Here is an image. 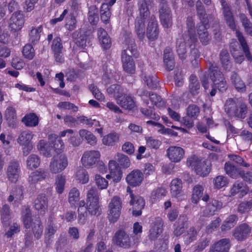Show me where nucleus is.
I'll list each match as a JSON object with an SVG mask.
<instances>
[{
  "label": "nucleus",
  "instance_id": "nucleus-1",
  "mask_svg": "<svg viewBox=\"0 0 252 252\" xmlns=\"http://www.w3.org/2000/svg\"><path fill=\"white\" fill-rule=\"evenodd\" d=\"M22 219L26 229L31 228L34 237L38 239L43 233V226L39 218H37L33 220L30 207L24 205L22 207L21 211Z\"/></svg>",
  "mask_w": 252,
  "mask_h": 252
},
{
  "label": "nucleus",
  "instance_id": "nucleus-2",
  "mask_svg": "<svg viewBox=\"0 0 252 252\" xmlns=\"http://www.w3.org/2000/svg\"><path fill=\"white\" fill-rule=\"evenodd\" d=\"M127 45L126 49L124 50L122 53V61L124 70L130 74L135 72V66L131 56L137 57L138 54L137 51V46L132 38L126 40Z\"/></svg>",
  "mask_w": 252,
  "mask_h": 252
},
{
  "label": "nucleus",
  "instance_id": "nucleus-3",
  "mask_svg": "<svg viewBox=\"0 0 252 252\" xmlns=\"http://www.w3.org/2000/svg\"><path fill=\"white\" fill-rule=\"evenodd\" d=\"M209 70L210 77L213 82V89L210 92V95L214 96L216 94L217 89L220 92H225L228 88V85L219 66L216 64L210 63Z\"/></svg>",
  "mask_w": 252,
  "mask_h": 252
},
{
  "label": "nucleus",
  "instance_id": "nucleus-4",
  "mask_svg": "<svg viewBox=\"0 0 252 252\" xmlns=\"http://www.w3.org/2000/svg\"><path fill=\"white\" fill-rule=\"evenodd\" d=\"M147 2L148 0H139L138 7L139 11V15L137 16L135 21V31L138 38L142 40L145 36V22L146 19L150 16Z\"/></svg>",
  "mask_w": 252,
  "mask_h": 252
},
{
  "label": "nucleus",
  "instance_id": "nucleus-5",
  "mask_svg": "<svg viewBox=\"0 0 252 252\" xmlns=\"http://www.w3.org/2000/svg\"><path fill=\"white\" fill-rule=\"evenodd\" d=\"M187 163L188 166L193 169L196 173L200 176H207L211 171V164L208 161H201L195 156L189 157Z\"/></svg>",
  "mask_w": 252,
  "mask_h": 252
},
{
  "label": "nucleus",
  "instance_id": "nucleus-6",
  "mask_svg": "<svg viewBox=\"0 0 252 252\" xmlns=\"http://www.w3.org/2000/svg\"><path fill=\"white\" fill-rule=\"evenodd\" d=\"M68 159L64 154H57L53 157L49 164V170L52 174L63 171L68 165Z\"/></svg>",
  "mask_w": 252,
  "mask_h": 252
},
{
  "label": "nucleus",
  "instance_id": "nucleus-7",
  "mask_svg": "<svg viewBox=\"0 0 252 252\" xmlns=\"http://www.w3.org/2000/svg\"><path fill=\"white\" fill-rule=\"evenodd\" d=\"M99 195L95 188L90 189L87 194V210L91 216L96 215L99 211Z\"/></svg>",
  "mask_w": 252,
  "mask_h": 252
},
{
  "label": "nucleus",
  "instance_id": "nucleus-8",
  "mask_svg": "<svg viewBox=\"0 0 252 252\" xmlns=\"http://www.w3.org/2000/svg\"><path fill=\"white\" fill-rule=\"evenodd\" d=\"M122 201L118 196H114L108 206V219L111 222H116L120 217Z\"/></svg>",
  "mask_w": 252,
  "mask_h": 252
},
{
  "label": "nucleus",
  "instance_id": "nucleus-9",
  "mask_svg": "<svg viewBox=\"0 0 252 252\" xmlns=\"http://www.w3.org/2000/svg\"><path fill=\"white\" fill-rule=\"evenodd\" d=\"M34 134L29 130L22 131L18 139V143L23 146V153L24 156H28L32 149L33 146L31 142Z\"/></svg>",
  "mask_w": 252,
  "mask_h": 252
},
{
  "label": "nucleus",
  "instance_id": "nucleus-10",
  "mask_svg": "<svg viewBox=\"0 0 252 252\" xmlns=\"http://www.w3.org/2000/svg\"><path fill=\"white\" fill-rule=\"evenodd\" d=\"M158 11L159 18L162 26L166 28L170 27L172 25V14L166 2L160 3Z\"/></svg>",
  "mask_w": 252,
  "mask_h": 252
},
{
  "label": "nucleus",
  "instance_id": "nucleus-11",
  "mask_svg": "<svg viewBox=\"0 0 252 252\" xmlns=\"http://www.w3.org/2000/svg\"><path fill=\"white\" fill-rule=\"evenodd\" d=\"M100 154L95 150L88 151L84 153L81 161L83 165L87 168H93L99 161Z\"/></svg>",
  "mask_w": 252,
  "mask_h": 252
},
{
  "label": "nucleus",
  "instance_id": "nucleus-12",
  "mask_svg": "<svg viewBox=\"0 0 252 252\" xmlns=\"http://www.w3.org/2000/svg\"><path fill=\"white\" fill-rule=\"evenodd\" d=\"M113 241L117 246L125 249L129 248L131 246L130 238L123 229H120L116 232Z\"/></svg>",
  "mask_w": 252,
  "mask_h": 252
},
{
  "label": "nucleus",
  "instance_id": "nucleus-13",
  "mask_svg": "<svg viewBox=\"0 0 252 252\" xmlns=\"http://www.w3.org/2000/svg\"><path fill=\"white\" fill-rule=\"evenodd\" d=\"M187 26L188 30L183 35H184V39L187 41L189 45L196 43L197 38L195 33L194 23L191 17L187 18Z\"/></svg>",
  "mask_w": 252,
  "mask_h": 252
},
{
  "label": "nucleus",
  "instance_id": "nucleus-14",
  "mask_svg": "<svg viewBox=\"0 0 252 252\" xmlns=\"http://www.w3.org/2000/svg\"><path fill=\"white\" fill-rule=\"evenodd\" d=\"M20 166L19 162L15 160H11L7 167L6 175L8 180L12 183H16L19 177Z\"/></svg>",
  "mask_w": 252,
  "mask_h": 252
},
{
  "label": "nucleus",
  "instance_id": "nucleus-15",
  "mask_svg": "<svg viewBox=\"0 0 252 252\" xmlns=\"http://www.w3.org/2000/svg\"><path fill=\"white\" fill-rule=\"evenodd\" d=\"M48 207V199L46 194H38L33 202V207L38 213L43 216L47 212Z\"/></svg>",
  "mask_w": 252,
  "mask_h": 252
},
{
  "label": "nucleus",
  "instance_id": "nucleus-16",
  "mask_svg": "<svg viewBox=\"0 0 252 252\" xmlns=\"http://www.w3.org/2000/svg\"><path fill=\"white\" fill-rule=\"evenodd\" d=\"M110 174L106 176L108 179L112 178L115 183L120 181L123 176L122 171L118 163L114 160H110L108 164Z\"/></svg>",
  "mask_w": 252,
  "mask_h": 252
},
{
  "label": "nucleus",
  "instance_id": "nucleus-17",
  "mask_svg": "<svg viewBox=\"0 0 252 252\" xmlns=\"http://www.w3.org/2000/svg\"><path fill=\"white\" fill-rule=\"evenodd\" d=\"M251 233V227L244 223L235 228L233 231V236L237 241H243L249 237Z\"/></svg>",
  "mask_w": 252,
  "mask_h": 252
},
{
  "label": "nucleus",
  "instance_id": "nucleus-18",
  "mask_svg": "<svg viewBox=\"0 0 252 252\" xmlns=\"http://www.w3.org/2000/svg\"><path fill=\"white\" fill-rule=\"evenodd\" d=\"M185 150L180 147L170 146L166 151V156L170 161L179 162L184 158Z\"/></svg>",
  "mask_w": 252,
  "mask_h": 252
},
{
  "label": "nucleus",
  "instance_id": "nucleus-19",
  "mask_svg": "<svg viewBox=\"0 0 252 252\" xmlns=\"http://www.w3.org/2000/svg\"><path fill=\"white\" fill-rule=\"evenodd\" d=\"M220 3L222 14L226 24L231 30H236L235 22L229 6L224 0H220Z\"/></svg>",
  "mask_w": 252,
  "mask_h": 252
},
{
  "label": "nucleus",
  "instance_id": "nucleus-20",
  "mask_svg": "<svg viewBox=\"0 0 252 252\" xmlns=\"http://www.w3.org/2000/svg\"><path fill=\"white\" fill-rule=\"evenodd\" d=\"M144 180L143 173L138 169H135L131 171L126 177V180L127 183L132 187L139 186Z\"/></svg>",
  "mask_w": 252,
  "mask_h": 252
},
{
  "label": "nucleus",
  "instance_id": "nucleus-21",
  "mask_svg": "<svg viewBox=\"0 0 252 252\" xmlns=\"http://www.w3.org/2000/svg\"><path fill=\"white\" fill-rule=\"evenodd\" d=\"M25 22L23 14L21 11L13 13L9 20V27L14 32L20 31Z\"/></svg>",
  "mask_w": 252,
  "mask_h": 252
},
{
  "label": "nucleus",
  "instance_id": "nucleus-22",
  "mask_svg": "<svg viewBox=\"0 0 252 252\" xmlns=\"http://www.w3.org/2000/svg\"><path fill=\"white\" fill-rule=\"evenodd\" d=\"M129 204L133 206V215L135 217L140 216L142 214V210L145 205L144 199L139 196L131 195Z\"/></svg>",
  "mask_w": 252,
  "mask_h": 252
},
{
  "label": "nucleus",
  "instance_id": "nucleus-23",
  "mask_svg": "<svg viewBox=\"0 0 252 252\" xmlns=\"http://www.w3.org/2000/svg\"><path fill=\"white\" fill-rule=\"evenodd\" d=\"M49 177L50 173L47 170L39 168L31 173L28 178V182L30 184L33 185L49 178Z\"/></svg>",
  "mask_w": 252,
  "mask_h": 252
},
{
  "label": "nucleus",
  "instance_id": "nucleus-24",
  "mask_svg": "<svg viewBox=\"0 0 252 252\" xmlns=\"http://www.w3.org/2000/svg\"><path fill=\"white\" fill-rule=\"evenodd\" d=\"M158 35V22L154 15L150 16L147 28V36L150 40L156 39Z\"/></svg>",
  "mask_w": 252,
  "mask_h": 252
},
{
  "label": "nucleus",
  "instance_id": "nucleus-25",
  "mask_svg": "<svg viewBox=\"0 0 252 252\" xmlns=\"http://www.w3.org/2000/svg\"><path fill=\"white\" fill-rule=\"evenodd\" d=\"M63 49V46L61 38L59 37L55 38L52 41L51 50L54 53L55 58L57 62L62 63L63 62L62 53Z\"/></svg>",
  "mask_w": 252,
  "mask_h": 252
},
{
  "label": "nucleus",
  "instance_id": "nucleus-26",
  "mask_svg": "<svg viewBox=\"0 0 252 252\" xmlns=\"http://www.w3.org/2000/svg\"><path fill=\"white\" fill-rule=\"evenodd\" d=\"M209 27V21L206 20L204 22V24H199L197 27L198 37L203 45H207L211 39V37L207 32Z\"/></svg>",
  "mask_w": 252,
  "mask_h": 252
},
{
  "label": "nucleus",
  "instance_id": "nucleus-27",
  "mask_svg": "<svg viewBox=\"0 0 252 252\" xmlns=\"http://www.w3.org/2000/svg\"><path fill=\"white\" fill-rule=\"evenodd\" d=\"M230 246V240L223 238L212 245L210 248L209 252H228Z\"/></svg>",
  "mask_w": 252,
  "mask_h": 252
},
{
  "label": "nucleus",
  "instance_id": "nucleus-28",
  "mask_svg": "<svg viewBox=\"0 0 252 252\" xmlns=\"http://www.w3.org/2000/svg\"><path fill=\"white\" fill-rule=\"evenodd\" d=\"M222 203L215 199H211L207 204L205 209L203 211V215L204 217H210L215 214L222 208Z\"/></svg>",
  "mask_w": 252,
  "mask_h": 252
},
{
  "label": "nucleus",
  "instance_id": "nucleus-29",
  "mask_svg": "<svg viewBox=\"0 0 252 252\" xmlns=\"http://www.w3.org/2000/svg\"><path fill=\"white\" fill-rule=\"evenodd\" d=\"M24 188L22 186H16L13 188L7 198L9 202H14L18 205L24 198Z\"/></svg>",
  "mask_w": 252,
  "mask_h": 252
},
{
  "label": "nucleus",
  "instance_id": "nucleus-30",
  "mask_svg": "<svg viewBox=\"0 0 252 252\" xmlns=\"http://www.w3.org/2000/svg\"><path fill=\"white\" fill-rule=\"evenodd\" d=\"M186 44L190 48H193L195 47L196 43L189 45L187 41L184 39V35L182 38L177 39L176 51L180 59L182 60H184L187 57Z\"/></svg>",
  "mask_w": 252,
  "mask_h": 252
},
{
  "label": "nucleus",
  "instance_id": "nucleus-31",
  "mask_svg": "<svg viewBox=\"0 0 252 252\" xmlns=\"http://www.w3.org/2000/svg\"><path fill=\"white\" fill-rule=\"evenodd\" d=\"M183 184L182 180L178 178L172 180L170 184V192L172 197L179 200L183 194Z\"/></svg>",
  "mask_w": 252,
  "mask_h": 252
},
{
  "label": "nucleus",
  "instance_id": "nucleus-32",
  "mask_svg": "<svg viewBox=\"0 0 252 252\" xmlns=\"http://www.w3.org/2000/svg\"><path fill=\"white\" fill-rule=\"evenodd\" d=\"M163 222L160 218H158L154 222L153 226L150 230L149 235L151 240H155L157 239L163 230Z\"/></svg>",
  "mask_w": 252,
  "mask_h": 252
},
{
  "label": "nucleus",
  "instance_id": "nucleus-33",
  "mask_svg": "<svg viewBox=\"0 0 252 252\" xmlns=\"http://www.w3.org/2000/svg\"><path fill=\"white\" fill-rule=\"evenodd\" d=\"M237 99L228 98L224 104V110L228 117L233 118L238 102Z\"/></svg>",
  "mask_w": 252,
  "mask_h": 252
},
{
  "label": "nucleus",
  "instance_id": "nucleus-34",
  "mask_svg": "<svg viewBox=\"0 0 252 252\" xmlns=\"http://www.w3.org/2000/svg\"><path fill=\"white\" fill-rule=\"evenodd\" d=\"M248 112L247 104L242 100H238L237 107L233 118L240 119H244Z\"/></svg>",
  "mask_w": 252,
  "mask_h": 252
},
{
  "label": "nucleus",
  "instance_id": "nucleus-35",
  "mask_svg": "<svg viewBox=\"0 0 252 252\" xmlns=\"http://www.w3.org/2000/svg\"><path fill=\"white\" fill-rule=\"evenodd\" d=\"M98 39L102 47L104 49H109L111 45V41L107 32L102 28L97 30Z\"/></svg>",
  "mask_w": 252,
  "mask_h": 252
},
{
  "label": "nucleus",
  "instance_id": "nucleus-36",
  "mask_svg": "<svg viewBox=\"0 0 252 252\" xmlns=\"http://www.w3.org/2000/svg\"><path fill=\"white\" fill-rule=\"evenodd\" d=\"M230 192L232 196L238 194L240 197H242L247 193L248 189L242 182L236 181L231 188Z\"/></svg>",
  "mask_w": 252,
  "mask_h": 252
},
{
  "label": "nucleus",
  "instance_id": "nucleus-37",
  "mask_svg": "<svg viewBox=\"0 0 252 252\" xmlns=\"http://www.w3.org/2000/svg\"><path fill=\"white\" fill-rule=\"evenodd\" d=\"M236 35L237 37L243 51L245 53L247 59L251 62L252 61V55L249 51V47L242 33L239 31H236Z\"/></svg>",
  "mask_w": 252,
  "mask_h": 252
},
{
  "label": "nucleus",
  "instance_id": "nucleus-38",
  "mask_svg": "<svg viewBox=\"0 0 252 252\" xmlns=\"http://www.w3.org/2000/svg\"><path fill=\"white\" fill-rule=\"evenodd\" d=\"M43 27L40 25L37 27H32L29 32V41L33 44H36L39 40Z\"/></svg>",
  "mask_w": 252,
  "mask_h": 252
},
{
  "label": "nucleus",
  "instance_id": "nucleus-39",
  "mask_svg": "<svg viewBox=\"0 0 252 252\" xmlns=\"http://www.w3.org/2000/svg\"><path fill=\"white\" fill-rule=\"evenodd\" d=\"M230 81L238 91L243 92L246 91V85L244 82L235 72L231 73Z\"/></svg>",
  "mask_w": 252,
  "mask_h": 252
},
{
  "label": "nucleus",
  "instance_id": "nucleus-40",
  "mask_svg": "<svg viewBox=\"0 0 252 252\" xmlns=\"http://www.w3.org/2000/svg\"><path fill=\"white\" fill-rule=\"evenodd\" d=\"M199 230L194 226L190 227L184 235V240L185 244L189 245L197 239V235Z\"/></svg>",
  "mask_w": 252,
  "mask_h": 252
},
{
  "label": "nucleus",
  "instance_id": "nucleus-41",
  "mask_svg": "<svg viewBox=\"0 0 252 252\" xmlns=\"http://www.w3.org/2000/svg\"><path fill=\"white\" fill-rule=\"evenodd\" d=\"M224 169L226 173L229 176L235 179L239 177L240 173L242 170L241 168H237L230 162H227L225 163Z\"/></svg>",
  "mask_w": 252,
  "mask_h": 252
},
{
  "label": "nucleus",
  "instance_id": "nucleus-42",
  "mask_svg": "<svg viewBox=\"0 0 252 252\" xmlns=\"http://www.w3.org/2000/svg\"><path fill=\"white\" fill-rule=\"evenodd\" d=\"M119 135L115 132H110L105 135L102 139V143L107 146L115 145L119 140Z\"/></svg>",
  "mask_w": 252,
  "mask_h": 252
},
{
  "label": "nucleus",
  "instance_id": "nucleus-43",
  "mask_svg": "<svg viewBox=\"0 0 252 252\" xmlns=\"http://www.w3.org/2000/svg\"><path fill=\"white\" fill-rule=\"evenodd\" d=\"M22 122L27 126L34 127L38 125L39 119L34 113H30L26 114L22 118Z\"/></svg>",
  "mask_w": 252,
  "mask_h": 252
},
{
  "label": "nucleus",
  "instance_id": "nucleus-44",
  "mask_svg": "<svg viewBox=\"0 0 252 252\" xmlns=\"http://www.w3.org/2000/svg\"><path fill=\"white\" fill-rule=\"evenodd\" d=\"M238 221V217L236 215H229L224 221L221 226V231H227L233 227Z\"/></svg>",
  "mask_w": 252,
  "mask_h": 252
},
{
  "label": "nucleus",
  "instance_id": "nucleus-45",
  "mask_svg": "<svg viewBox=\"0 0 252 252\" xmlns=\"http://www.w3.org/2000/svg\"><path fill=\"white\" fill-rule=\"evenodd\" d=\"M117 101L122 107L126 109L131 110L135 105L133 99L129 96H124L121 98H119Z\"/></svg>",
  "mask_w": 252,
  "mask_h": 252
},
{
  "label": "nucleus",
  "instance_id": "nucleus-46",
  "mask_svg": "<svg viewBox=\"0 0 252 252\" xmlns=\"http://www.w3.org/2000/svg\"><path fill=\"white\" fill-rule=\"evenodd\" d=\"M107 92L109 95H112L117 100L121 98L124 94L123 89L118 84H113L107 89Z\"/></svg>",
  "mask_w": 252,
  "mask_h": 252
},
{
  "label": "nucleus",
  "instance_id": "nucleus-47",
  "mask_svg": "<svg viewBox=\"0 0 252 252\" xmlns=\"http://www.w3.org/2000/svg\"><path fill=\"white\" fill-rule=\"evenodd\" d=\"M189 89L192 95L197 94L200 90V85L196 76L191 74L189 77Z\"/></svg>",
  "mask_w": 252,
  "mask_h": 252
},
{
  "label": "nucleus",
  "instance_id": "nucleus-48",
  "mask_svg": "<svg viewBox=\"0 0 252 252\" xmlns=\"http://www.w3.org/2000/svg\"><path fill=\"white\" fill-rule=\"evenodd\" d=\"M220 57L224 69L229 71L231 67V64L227 51L225 49L222 50L220 53Z\"/></svg>",
  "mask_w": 252,
  "mask_h": 252
},
{
  "label": "nucleus",
  "instance_id": "nucleus-49",
  "mask_svg": "<svg viewBox=\"0 0 252 252\" xmlns=\"http://www.w3.org/2000/svg\"><path fill=\"white\" fill-rule=\"evenodd\" d=\"M100 13L101 20L104 23H107L111 15L110 6L107 3H103L100 7Z\"/></svg>",
  "mask_w": 252,
  "mask_h": 252
},
{
  "label": "nucleus",
  "instance_id": "nucleus-50",
  "mask_svg": "<svg viewBox=\"0 0 252 252\" xmlns=\"http://www.w3.org/2000/svg\"><path fill=\"white\" fill-rule=\"evenodd\" d=\"M204 188V187L201 185H196L193 188L191 197L192 203H197L200 198L202 196Z\"/></svg>",
  "mask_w": 252,
  "mask_h": 252
},
{
  "label": "nucleus",
  "instance_id": "nucleus-51",
  "mask_svg": "<svg viewBox=\"0 0 252 252\" xmlns=\"http://www.w3.org/2000/svg\"><path fill=\"white\" fill-rule=\"evenodd\" d=\"M80 136L87 141L91 145H94L97 142L96 138L90 131L86 129H81L79 132Z\"/></svg>",
  "mask_w": 252,
  "mask_h": 252
},
{
  "label": "nucleus",
  "instance_id": "nucleus-52",
  "mask_svg": "<svg viewBox=\"0 0 252 252\" xmlns=\"http://www.w3.org/2000/svg\"><path fill=\"white\" fill-rule=\"evenodd\" d=\"M239 18L246 33L252 36V23L244 14H240Z\"/></svg>",
  "mask_w": 252,
  "mask_h": 252
},
{
  "label": "nucleus",
  "instance_id": "nucleus-53",
  "mask_svg": "<svg viewBox=\"0 0 252 252\" xmlns=\"http://www.w3.org/2000/svg\"><path fill=\"white\" fill-rule=\"evenodd\" d=\"M40 163V159L36 155L32 154L27 159V166L29 169H32L38 167Z\"/></svg>",
  "mask_w": 252,
  "mask_h": 252
},
{
  "label": "nucleus",
  "instance_id": "nucleus-54",
  "mask_svg": "<svg viewBox=\"0 0 252 252\" xmlns=\"http://www.w3.org/2000/svg\"><path fill=\"white\" fill-rule=\"evenodd\" d=\"M65 184V176L62 174L59 175L56 179V190L59 194H62L64 190Z\"/></svg>",
  "mask_w": 252,
  "mask_h": 252
},
{
  "label": "nucleus",
  "instance_id": "nucleus-55",
  "mask_svg": "<svg viewBox=\"0 0 252 252\" xmlns=\"http://www.w3.org/2000/svg\"><path fill=\"white\" fill-rule=\"evenodd\" d=\"M213 184L216 189H220L228 184V180L226 177L220 175L214 178Z\"/></svg>",
  "mask_w": 252,
  "mask_h": 252
},
{
  "label": "nucleus",
  "instance_id": "nucleus-56",
  "mask_svg": "<svg viewBox=\"0 0 252 252\" xmlns=\"http://www.w3.org/2000/svg\"><path fill=\"white\" fill-rule=\"evenodd\" d=\"M80 199V192L76 188H72L68 193V202L72 205L75 204L79 201Z\"/></svg>",
  "mask_w": 252,
  "mask_h": 252
},
{
  "label": "nucleus",
  "instance_id": "nucleus-57",
  "mask_svg": "<svg viewBox=\"0 0 252 252\" xmlns=\"http://www.w3.org/2000/svg\"><path fill=\"white\" fill-rule=\"evenodd\" d=\"M22 54L25 58L32 60L35 56L34 48L30 44H27L23 48Z\"/></svg>",
  "mask_w": 252,
  "mask_h": 252
},
{
  "label": "nucleus",
  "instance_id": "nucleus-58",
  "mask_svg": "<svg viewBox=\"0 0 252 252\" xmlns=\"http://www.w3.org/2000/svg\"><path fill=\"white\" fill-rule=\"evenodd\" d=\"M115 158L118 160L121 166L123 168H127L130 166V160L126 156L122 154L117 153L115 157Z\"/></svg>",
  "mask_w": 252,
  "mask_h": 252
},
{
  "label": "nucleus",
  "instance_id": "nucleus-59",
  "mask_svg": "<svg viewBox=\"0 0 252 252\" xmlns=\"http://www.w3.org/2000/svg\"><path fill=\"white\" fill-rule=\"evenodd\" d=\"M166 193V189L164 188L159 187L155 189L152 192L151 198L156 201L165 196Z\"/></svg>",
  "mask_w": 252,
  "mask_h": 252
},
{
  "label": "nucleus",
  "instance_id": "nucleus-60",
  "mask_svg": "<svg viewBox=\"0 0 252 252\" xmlns=\"http://www.w3.org/2000/svg\"><path fill=\"white\" fill-rule=\"evenodd\" d=\"M98 11L95 6H92L89 11L88 19L91 24L95 25L98 20Z\"/></svg>",
  "mask_w": 252,
  "mask_h": 252
},
{
  "label": "nucleus",
  "instance_id": "nucleus-61",
  "mask_svg": "<svg viewBox=\"0 0 252 252\" xmlns=\"http://www.w3.org/2000/svg\"><path fill=\"white\" fill-rule=\"evenodd\" d=\"M200 113V108L194 104H190L187 109V115L193 120H195L198 117Z\"/></svg>",
  "mask_w": 252,
  "mask_h": 252
},
{
  "label": "nucleus",
  "instance_id": "nucleus-62",
  "mask_svg": "<svg viewBox=\"0 0 252 252\" xmlns=\"http://www.w3.org/2000/svg\"><path fill=\"white\" fill-rule=\"evenodd\" d=\"M252 208V200L241 202L238 206L237 211L241 214L249 212Z\"/></svg>",
  "mask_w": 252,
  "mask_h": 252
},
{
  "label": "nucleus",
  "instance_id": "nucleus-63",
  "mask_svg": "<svg viewBox=\"0 0 252 252\" xmlns=\"http://www.w3.org/2000/svg\"><path fill=\"white\" fill-rule=\"evenodd\" d=\"M149 98L152 103L158 107H161L164 105V101L161 97L157 94L153 92L149 94Z\"/></svg>",
  "mask_w": 252,
  "mask_h": 252
},
{
  "label": "nucleus",
  "instance_id": "nucleus-64",
  "mask_svg": "<svg viewBox=\"0 0 252 252\" xmlns=\"http://www.w3.org/2000/svg\"><path fill=\"white\" fill-rule=\"evenodd\" d=\"M77 119L80 123L85 124L88 126H92L93 125L95 126H100L99 122L95 119L88 118L84 116H81L77 117Z\"/></svg>",
  "mask_w": 252,
  "mask_h": 252
}]
</instances>
